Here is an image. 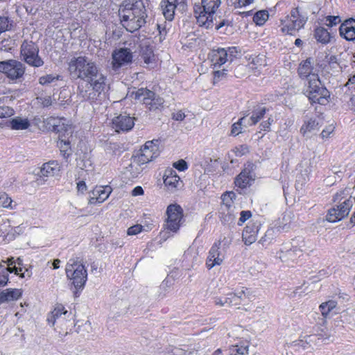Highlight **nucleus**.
<instances>
[{
	"instance_id": "f257e3e1",
	"label": "nucleus",
	"mask_w": 355,
	"mask_h": 355,
	"mask_svg": "<svg viewBox=\"0 0 355 355\" xmlns=\"http://www.w3.org/2000/svg\"><path fill=\"white\" fill-rule=\"evenodd\" d=\"M68 72L71 80L80 79L89 85V90L81 91L84 99L94 101L104 91L105 76L96 63L86 56L72 58L68 63Z\"/></svg>"
},
{
	"instance_id": "f03ea898",
	"label": "nucleus",
	"mask_w": 355,
	"mask_h": 355,
	"mask_svg": "<svg viewBox=\"0 0 355 355\" xmlns=\"http://www.w3.org/2000/svg\"><path fill=\"white\" fill-rule=\"evenodd\" d=\"M120 21L127 31L133 33L145 23V7L141 0H128L119 8Z\"/></svg>"
},
{
	"instance_id": "7ed1b4c3",
	"label": "nucleus",
	"mask_w": 355,
	"mask_h": 355,
	"mask_svg": "<svg viewBox=\"0 0 355 355\" xmlns=\"http://www.w3.org/2000/svg\"><path fill=\"white\" fill-rule=\"evenodd\" d=\"M44 123L49 130L58 134V146L63 157H68L69 153H67V151L71 148L70 138L73 133L69 121L64 118L51 116L44 119Z\"/></svg>"
},
{
	"instance_id": "20e7f679",
	"label": "nucleus",
	"mask_w": 355,
	"mask_h": 355,
	"mask_svg": "<svg viewBox=\"0 0 355 355\" xmlns=\"http://www.w3.org/2000/svg\"><path fill=\"white\" fill-rule=\"evenodd\" d=\"M220 3V0H201L200 4L196 3L193 12L198 23L209 28L213 24V15Z\"/></svg>"
},
{
	"instance_id": "39448f33",
	"label": "nucleus",
	"mask_w": 355,
	"mask_h": 355,
	"mask_svg": "<svg viewBox=\"0 0 355 355\" xmlns=\"http://www.w3.org/2000/svg\"><path fill=\"white\" fill-rule=\"evenodd\" d=\"M67 277L76 290L83 289L87 280L85 266L78 259H70L65 268Z\"/></svg>"
},
{
	"instance_id": "423d86ee",
	"label": "nucleus",
	"mask_w": 355,
	"mask_h": 355,
	"mask_svg": "<svg viewBox=\"0 0 355 355\" xmlns=\"http://www.w3.org/2000/svg\"><path fill=\"white\" fill-rule=\"evenodd\" d=\"M306 93L312 103L325 105L329 102L330 93L322 84L318 74H312L309 78Z\"/></svg>"
},
{
	"instance_id": "0eeeda50",
	"label": "nucleus",
	"mask_w": 355,
	"mask_h": 355,
	"mask_svg": "<svg viewBox=\"0 0 355 355\" xmlns=\"http://www.w3.org/2000/svg\"><path fill=\"white\" fill-rule=\"evenodd\" d=\"M307 18L300 13L298 8H293L289 15L281 19L282 33L295 35V33L304 28Z\"/></svg>"
},
{
	"instance_id": "6e6552de",
	"label": "nucleus",
	"mask_w": 355,
	"mask_h": 355,
	"mask_svg": "<svg viewBox=\"0 0 355 355\" xmlns=\"http://www.w3.org/2000/svg\"><path fill=\"white\" fill-rule=\"evenodd\" d=\"M39 46L33 41L24 40L20 47V55L22 60L33 67H40L44 62L39 55Z\"/></svg>"
},
{
	"instance_id": "1a4fd4ad",
	"label": "nucleus",
	"mask_w": 355,
	"mask_h": 355,
	"mask_svg": "<svg viewBox=\"0 0 355 355\" xmlns=\"http://www.w3.org/2000/svg\"><path fill=\"white\" fill-rule=\"evenodd\" d=\"M236 194L233 191L227 192L222 196V205L220 209V218L225 225L233 223L236 219L238 211L234 204L233 199Z\"/></svg>"
},
{
	"instance_id": "9d476101",
	"label": "nucleus",
	"mask_w": 355,
	"mask_h": 355,
	"mask_svg": "<svg viewBox=\"0 0 355 355\" xmlns=\"http://www.w3.org/2000/svg\"><path fill=\"white\" fill-rule=\"evenodd\" d=\"M167 218L165 220L164 227L167 230L177 232L183 223V209L178 204H171L166 208Z\"/></svg>"
},
{
	"instance_id": "9b49d317",
	"label": "nucleus",
	"mask_w": 355,
	"mask_h": 355,
	"mask_svg": "<svg viewBox=\"0 0 355 355\" xmlns=\"http://www.w3.org/2000/svg\"><path fill=\"white\" fill-rule=\"evenodd\" d=\"M135 98L142 101L150 110H155L163 107L164 98L146 88L138 89L135 92Z\"/></svg>"
},
{
	"instance_id": "f8f14e48",
	"label": "nucleus",
	"mask_w": 355,
	"mask_h": 355,
	"mask_svg": "<svg viewBox=\"0 0 355 355\" xmlns=\"http://www.w3.org/2000/svg\"><path fill=\"white\" fill-rule=\"evenodd\" d=\"M159 140L157 139L146 141L144 147L141 149L140 153L135 157V162L141 165L158 157L159 155Z\"/></svg>"
},
{
	"instance_id": "ddd939ff",
	"label": "nucleus",
	"mask_w": 355,
	"mask_h": 355,
	"mask_svg": "<svg viewBox=\"0 0 355 355\" xmlns=\"http://www.w3.org/2000/svg\"><path fill=\"white\" fill-rule=\"evenodd\" d=\"M0 72L10 80H17L23 76L25 72L24 64L16 60L0 62Z\"/></svg>"
},
{
	"instance_id": "4468645a",
	"label": "nucleus",
	"mask_w": 355,
	"mask_h": 355,
	"mask_svg": "<svg viewBox=\"0 0 355 355\" xmlns=\"http://www.w3.org/2000/svg\"><path fill=\"white\" fill-rule=\"evenodd\" d=\"M306 250V243L304 239L297 237L293 239L290 249H286L285 251L282 250L280 258L284 261H294L297 258H300L302 255L303 252Z\"/></svg>"
},
{
	"instance_id": "2eb2a0df",
	"label": "nucleus",
	"mask_w": 355,
	"mask_h": 355,
	"mask_svg": "<svg viewBox=\"0 0 355 355\" xmlns=\"http://www.w3.org/2000/svg\"><path fill=\"white\" fill-rule=\"evenodd\" d=\"M236 53H237V51L234 46L229 47L227 49L219 48L212 51L211 61L214 67H220L227 61L232 62L235 57Z\"/></svg>"
},
{
	"instance_id": "dca6fc26",
	"label": "nucleus",
	"mask_w": 355,
	"mask_h": 355,
	"mask_svg": "<svg viewBox=\"0 0 355 355\" xmlns=\"http://www.w3.org/2000/svg\"><path fill=\"white\" fill-rule=\"evenodd\" d=\"M223 243V246H227L230 241L226 239L225 237L221 241L220 239L215 242L211 248L209 256L207 257L206 265L209 269L212 268L216 265H220L224 259V254L221 250H220V246L221 243Z\"/></svg>"
},
{
	"instance_id": "f3484780",
	"label": "nucleus",
	"mask_w": 355,
	"mask_h": 355,
	"mask_svg": "<svg viewBox=\"0 0 355 355\" xmlns=\"http://www.w3.org/2000/svg\"><path fill=\"white\" fill-rule=\"evenodd\" d=\"M353 202L354 201L349 198L336 207L329 209L326 216L327 220L330 223H335L347 216L353 206Z\"/></svg>"
},
{
	"instance_id": "a211bd4d",
	"label": "nucleus",
	"mask_w": 355,
	"mask_h": 355,
	"mask_svg": "<svg viewBox=\"0 0 355 355\" xmlns=\"http://www.w3.org/2000/svg\"><path fill=\"white\" fill-rule=\"evenodd\" d=\"M132 60V53L127 48H121L114 51L112 53V67L117 69L123 65L131 63Z\"/></svg>"
},
{
	"instance_id": "6ab92c4d",
	"label": "nucleus",
	"mask_w": 355,
	"mask_h": 355,
	"mask_svg": "<svg viewBox=\"0 0 355 355\" xmlns=\"http://www.w3.org/2000/svg\"><path fill=\"white\" fill-rule=\"evenodd\" d=\"M164 184L167 190L171 193L178 191L182 186V182L173 168H168L164 175Z\"/></svg>"
},
{
	"instance_id": "aec40b11",
	"label": "nucleus",
	"mask_w": 355,
	"mask_h": 355,
	"mask_svg": "<svg viewBox=\"0 0 355 355\" xmlns=\"http://www.w3.org/2000/svg\"><path fill=\"white\" fill-rule=\"evenodd\" d=\"M112 125L118 132L120 131L128 132L133 128L135 118L125 113L121 114L112 119Z\"/></svg>"
},
{
	"instance_id": "412c9836",
	"label": "nucleus",
	"mask_w": 355,
	"mask_h": 355,
	"mask_svg": "<svg viewBox=\"0 0 355 355\" xmlns=\"http://www.w3.org/2000/svg\"><path fill=\"white\" fill-rule=\"evenodd\" d=\"M260 226L261 223L259 221H256L250 225H248L244 228L242 233V239L245 245H249L256 241Z\"/></svg>"
},
{
	"instance_id": "4be33fe9",
	"label": "nucleus",
	"mask_w": 355,
	"mask_h": 355,
	"mask_svg": "<svg viewBox=\"0 0 355 355\" xmlns=\"http://www.w3.org/2000/svg\"><path fill=\"white\" fill-rule=\"evenodd\" d=\"M340 35L347 41L355 40V19L349 18L345 20L339 27Z\"/></svg>"
},
{
	"instance_id": "5701e85b",
	"label": "nucleus",
	"mask_w": 355,
	"mask_h": 355,
	"mask_svg": "<svg viewBox=\"0 0 355 355\" xmlns=\"http://www.w3.org/2000/svg\"><path fill=\"white\" fill-rule=\"evenodd\" d=\"M252 165L249 164L245 167L235 178L234 184L236 187L240 189H245L250 185V182L253 180L251 175Z\"/></svg>"
},
{
	"instance_id": "b1692460",
	"label": "nucleus",
	"mask_w": 355,
	"mask_h": 355,
	"mask_svg": "<svg viewBox=\"0 0 355 355\" xmlns=\"http://www.w3.org/2000/svg\"><path fill=\"white\" fill-rule=\"evenodd\" d=\"M293 214L287 212L282 214V217L275 221L274 228L279 232H288L291 229Z\"/></svg>"
},
{
	"instance_id": "393cba45",
	"label": "nucleus",
	"mask_w": 355,
	"mask_h": 355,
	"mask_svg": "<svg viewBox=\"0 0 355 355\" xmlns=\"http://www.w3.org/2000/svg\"><path fill=\"white\" fill-rule=\"evenodd\" d=\"M60 170V166L57 161H50L43 164L40 168L41 176L52 177L57 175Z\"/></svg>"
},
{
	"instance_id": "a878e982",
	"label": "nucleus",
	"mask_w": 355,
	"mask_h": 355,
	"mask_svg": "<svg viewBox=\"0 0 355 355\" xmlns=\"http://www.w3.org/2000/svg\"><path fill=\"white\" fill-rule=\"evenodd\" d=\"M22 295L21 289L7 288L0 291V300L3 302H10L17 300Z\"/></svg>"
},
{
	"instance_id": "bb28decb",
	"label": "nucleus",
	"mask_w": 355,
	"mask_h": 355,
	"mask_svg": "<svg viewBox=\"0 0 355 355\" xmlns=\"http://www.w3.org/2000/svg\"><path fill=\"white\" fill-rule=\"evenodd\" d=\"M268 109L261 105H257L254 107L251 116L248 119V125H254L257 124L261 119L263 118Z\"/></svg>"
},
{
	"instance_id": "cd10ccee",
	"label": "nucleus",
	"mask_w": 355,
	"mask_h": 355,
	"mask_svg": "<svg viewBox=\"0 0 355 355\" xmlns=\"http://www.w3.org/2000/svg\"><path fill=\"white\" fill-rule=\"evenodd\" d=\"M140 57L146 64H150L155 62V57L152 46L146 44L140 46Z\"/></svg>"
},
{
	"instance_id": "c85d7f7f",
	"label": "nucleus",
	"mask_w": 355,
	"mask_h": 355,
	"mask_svg": "<svg viewBox=\"0 0 355 355\" xmlns=\"http://www.w3.org/2000/svg\"><path fill=\"white\" fill-rule=\"evenodd\" d=\"M313 66L311 58H307L306 60L302 62L298 67V74L300 78H309L313 74L312 73Z\"/></svg>"
},
{
	"instance_id": "c756f323",
	"label": "nucleus",
	"mask_w": 355,
	"mask_h": 355,
	"mask_svg": "<svg viewBox=\"0 0 355 355\" xmlns=\"http://www.w3.org/2000/svg\"><path fill=\"white\" fill-rule=\"evenodd\" d=\"M318 122L315 119L304 121L300 128V132L304 137H309V134L318 130Z\"/></svg>"
},
{
	"instance_id": "7c9ffc66",
	"label": "nucleus",
	"mask_w": 355,
	"mask_h": 355,
	"mask_svg": "<svg viewBox=\"0 0 355 355\" xmlns=\"http://www.w3.org/2000/svg\"><path fill=\"white\" fill-rule=\"evenodd\" d=\"M235 292L243 304H245L247 302L253 301L255 299V295L248 288L241 287L236 289Z\"/></svg>"
},
{
	"instance_id": "2f4dec72",
	"label": "nucleus",
	"mask_w": 355,
	"mask_h": 355,
	"mask_svg": "<svg viewBox=\"0 0 355 355\" xmlns=\"http://www.w3.org/2000/svg\"><path fill=\"white\" fill-rule=\"evenodd\" d=\"M314 37L323 44H328L331 41V34L324 27H318L314 31Z\"/></svg>"
},
{
	"instance_id": "473e14b6",
	"label": "nucleus",
	"mask_w": 355,
	"mask_h": 355,
	"mask_svg": "<svg viewBox=\"0 0 355 355\" xmlns=\"http://www.w3.org/2000/svg\"><path fill=\"white\" fill-rule=\"evenodd\" d=\"M178 6L171 3H166V1H162L161 8L162 13L166 20L172 21L174 18L175 10Z\"/></svg>"
},
{
	"instance_id": "72a5a7b5",
	"label": "nucleus",
	"mask_w": 355,
	"mask_h": 355,
	"mask_svg": "<svg viewBox=\"0 0 355 355\" xmlns=\"http://www.w3.org/2000/svg\"><path fill=\"white\" fill-rule=\"evenodd\" d=\"M9 126L12 130H26L30 126V122L27 119L15 117L9 121Z\"/></svg>"
},
{
	"instance_id": "f704fd0d",
	"label": "nucleus",
	"mask_w": 355,
	"mask_h": 355,
	"mask_svg": "<svg viewBox=\"0 0 355 355\" xmlns=\"http://www.w3.org/2000/svg\"><path fill=\"white\" fill-rule=\"evenodd\" d=\"M336 305L337 302L331 300L322 303L319 306L322 315L327 318L330 312L336 307Z\"/></svg>"
},
{
	"instance_id": "c9c22d12",
	"label": "nucleus",
	"mask_w": 355,
	"mask_h": 355,
	"mask_svg": "<svg viewBox=\"0 0 355 355\" xmlns=\"http://www.w3.org/2000/svg\"><path fill=\"white\" fill-rule=\"evenodd\" d=\"M246 116H244L239 119V120L234 123L232 125L231 135L234 136H236L242 132L243 126L246 127L248 125V122L246 121Z\"/></svg>"
},
{
	"instance_id": "e433bc0d",
	"label": "nucleus",
	"mask_w": 355,
	"mask_h": 355,
	"mask_svg": "<svg viewBox=\"0 0 355 355\" xmlns=\"http://www.w3.org/2000/svg\"><path fill=\"white\" fill-rule=\"evenodd\" d=\"M268 11L264 10H259L254 14L253 21L257 25L262 26L268 20Z\"/></svg>"
},
{
	"instance_id": "4c0bfd02",
	"label": "nucleus",
	"mask_w": 355,
	"mask_h": 355,
	"mask_svg": "<svg viewBox=\"0 0 355 355\" xmlns=\"http://www.w3.org/2000/svg\"><path fill=\"white\" fill-rule=\"evenodd\" d=\"M225 302L229 306H238L243 303L239 300L236 292L230 293L225 297Z\"/></svg>"
},
{
	"instance_id": "58836bf2",
	"label": "nucleus",
	"mask_w": 355,
	"mask_h": 355,
	"mask_svg": "<svg viewBox=\"0 0 355 355\" xmlns=\"http://www.w3.org/2000/svg\"><path fill=\"white\" fill-rule=\"evenodd\" d=\"M341 23V18L339 16L329 15L324 18V24L328 27H333Z\"/></svg>"
},
{
	"instance_id": "ea45409f",
	"label": "nucleus",
	"mask_w": 355,
	"mask_h": 355,
	"mask_svg": "<svg viewBox=\"0 0 355 355\" xmlns=\"http://www.w3.org/2000/svg\"><path fill=\"white\" fill-rule=\"evenodd\" d=\"M99 192H100V198H97L98 200V204L103 202L106 199L108 198L110 194L112 192V189L110 187H99Z\"/></svg>"
},
{
	"instance_id": "a19ab883",
	"label": "nucleus",
	"mask_w": 355,
	"mask_h": 355,
	"mask_svg": "<svg viewBox=\"0 0 355 355\" xmlns=\"http://www.w3.org/2000/svg\"><path fill=\"white\" fill-rule=\"evenodd\" d=\"M60 78V76H54L53 74H48L44 76H41L39 78L40 84L42 85H49L53 83L55 80H58Z\"/></svg>"
},
{
	"instance_id": "79ce46f5",
	"label": "nucleus",
	"mask_w": 355,
	"mask_h": 355,
	"mask_svg": "<svg viewBox=\"0 0 355 355\" xmlns=\"http://www.w3.org/2000/svg\"><path fill=\"white\" fill-rule=\"evenodd\" d=\"M8 282V270L0 264V287H4Z\"/></svg>"
},
{
	"instance_id": "37998d69",
	"label": "nucleus",
	"mask_w": 355,
	"mask_h": 355,
	"mask_svg": "<svg viewBox=\"0 0 355 355\" xmlns=\"http://www.w3.org/2000/svg\"><path fill=\"white\" fill-rule=\"evenodd\" d=\"M12 26L9 18L8 17L0 16V34L6 31H8Z\"/></svg>"
},
{
	"instance_id": "c03bdc74",
	"label": "nucleus",
	"mask_w": 355,
	"mask_h": 355,
	"mask_svg": "<svg viewBox=\"0 0 355 355\" xmlns=\"http://www.w3.org/2000/svg\"><path fill=\"white\" fill-rule=\"evenodd\" d=\"M100 192H99V187H96L89 195V204L90 205H98V200L97 198H100Z\"/></svg>"
},
{
	"instance_id": "a18cd8bd",
	"label": "nucleus",
	"mask_w": 355,
	"mask_h": 355,
	"mask_svg": "<svg viewBox=\"0 0 355 355\" xmlns=\"http://www.w3.org/2000/svg\"><path fill=\"white\" fill-rule=\"evenodd\" d=\"M248 352V347L234 345L230 349V355H244Z\"/></svg>"
},
{
	"instance_id": "49530a36",
	"label": "nucleus",
	"mask_w": 355,
	"mask_h": 355,
	"mask_svg": "<svg viewBox=\"0 0 355 355\" xmlns=\"http://www.w3.org/2000/svg\"><path fill=\"white\" fill-rule=\"evenodd\" d=\"M37 100L43 107H48L53 104V100L49 96H39Z\"/></svg>"
},
{
	"instance_id": "de8ad7c7",
	"label": "nucleus",
	"mask_w": 355,
	"mask_h": 355,
	"mask_svg": "<svg viewBox=\"0 0 355 355\" xmlns=\"http://www.w3.org/2000/svg\"><path fill=\"white\" fill-rule=\"evenodd\" d=\"M14 112L13 109L8 106H0V118L10 117Z\"/></svg>"
},
{
	"instance_id": "09e8293b",
	"label": "nucleus",
	"mask_w": 355,
	"mask_h": 355,
	"mask_svg": "<svg viewBox=\"0 0 355 355\" xmlns=\"http://www.w3.org/2000/svg\"><path fill=\"white\" fill-rule=\"evenodd\" d=\"M51 313L58 320L62 318V315H65L67 313V311L64 310V307L60 305L55 307Z\"/></svg>"
},
{
	"instance_id": "8fccbe9b",
	"label": "nucleus",
	"mask_w": 355,
	"mask_h": 355,
	"mask_svg": "<svg viewBox=\"0 0 355 355\" xmlns=\"http://www.w3.org/2000/svg\"><path fill=\"white\" fill-rule=\"evenodd\" d=\"M272 236L273 230H268L266 232L265 235L261 238V239L259 240V243H261L263 245L270 243L272 239Z\"/></svg>"
},
{
	"instance_id": "3c124183",
	"label": "nucleus",
	"mask_w": 355,
	"mask_h": 355,
	"mask_svg": "<svg viewBox=\"0 0 355 355\" xmlns=\"http://www.w3.org/2000/svg\"><path fill=\"white\" fill-rule=\"evenodd\" d=\"M12 199L9 198L6 193H3L0 196V203L3 207L12 208Z\"/></svg>"
},
{
	"instance_id": "603ef678",
	"label": "nucleus",
	"mask_w": 355,
	"mask_h": 355,
	"mask_svg": "<svg viewBox=\"0 0 355 355\" xmlns=\"http://www.w3.org/2000/svg\"><path fill=\"white\" fill-rule=\"evenodd\" d=\"M236 156L241 157L249 152V148L247 145H241L236 147L234 150Z\"/></svg>"
},
{
	"instance_id": "864d4df0",
	"label": "nucleus",
	"mask_w": 355,
	"mask_h": 355,
	"mask_svg": "<svg viewBox=\"0 0 355 355\" xmlns=\"http://www.w3.org/2000/svg\"><path fill=\"white\" fill-rule=\"evenodd\" d=\"M173 166L179 171H184L188 168V164L184 159H180L173 164Z\"/></svg>"
},
{
	"instance_id": "5fc2aeb1",
	"label": "nucleus",
	"mask_w": 355,
	"mask_h": 355,
	"mask_svg": "<svg viewBox=\"0 0 355 355\" xmlns=\"http://www.w3.org/2000/svg\"><path fill=\"white\" fill-rule=\"evenodd\" d=\"M240 218L238 221L239 225H242L248 219H249L252 216V213L250 211H242L240 213Z\"/></svg>"
},
{
	"instance_id": "6e6d98bb",
	"label": "nucleus",
	"mask_w": 355,
	"mask_h": 355,
	"mask_svg": "<svg viewBox=\"0 0 355 355\" xmlns=\"http://www.w3.org/2000/svg\"><path fill=\"white\" fill-rule=\"evenodd\" d=\"M215 21H216V23H214L213 21V24L209 28H211L214 25H215V28L216 30H220V28H222L224 26H230L231 24V22L228 19H220L219 21H217L216 19H215Z\"/></svg>"
},
{
	"instance_id": "4d7b16f0",
	"label": "nucleus",
	"mask_w": 355,
	"mask_h": 355,
	"mask_svg": "<svg viewBox=\"0 0 355 355\" xmlns=\"http://www.w3.org/2000/svg\"><path fill=\"white\" fill-rule=\"evenodd\" d=\"M143 230V226L141 225H135L133 226L130 227L128 229L127 234L128 235H136L140 233Z\"/></svg>"
},
{
	"instance_id": "13d9d810",
	"label": "nucleus",
	"mask_w": 355,
	"mask_h": 355,
	"mask_svg": "<svg viewBox=\"0 0 355 355\" xmlns=\"http://www.w3.org/2000/svg\"><path fill=\"white\" fill-rule=\"evenodd\" d=\"M254 0H236L234 4L236 8H242L251 4Z\"/></svg>"
},
{
	"instance_id": "bf43d9fd",
	"label": "nucleus",
	"mask_w": 355,
	"mask_h": 355,
	"mask_svg": "<svg viewBox=\"0 0 355 355\" xmlns=\"http://www.w3.org/2000/svg\"><path fill=\"white\" fill-rule=\"evenodd\" d=\"M226 71H227V70H225V69H223L221 71L218 70V71H214V83L216 81H219V80H220V78L221 77L225 76L227 74Z\"/></svg>"
},
{
	"instance_id": "052dcab7",
	"label": "nucleus",
	"mask_w": 355,
	"mask_h": 355,
	"mask_svg": "<svg viewBox=\"0 0 355 355\" xmlns=\"http://www.w3.org/2000/svg\"><path fill=\"white\" fill-rule=\"evenodd\" d=\"M334 130V127L332 125H329L326 129H324L322 132H321V136L322 138H327L328 137L331 132H333Z\"/></svg>"
},
{
	"instance_id": "680f3d73",
	"label": "nucleus",
	"mask_w": 355,
	"mask_h": 355,
	"mask_svg": "<svg viewBox=\"0 0 355 355\" xmlns=\"http://www.w3.org/2000/svg\"><path fill=\"white\" fill-rule=\"evenodd\" d=\"M259 129L261 131L269 132L270 130V122L262 121L259 125Z\"/></svg>"
},
{
	"instance_id": "e2e57ef3",
	"label": "nucleus",
	"mask_w": 355,
	"mask_h": 355,
	"mask_svg": "<svg viewBox=\"0 0 355 355\" xmlns=\"http://www.w3.org/2000/svg\"><path fill=\"white\" fill-rule=\"evenodd\" d=\"M77 190L81 193H83L87 190V186L84 181L81 180L77 183Z\"/></svg>"
},
{
	"instance_id": "0e129e2a",
	"label": "nucleus",
	"mask_w": 355,
	"mask_h": 355,
	"mask_svg": "<svg viewBox=\"0 0 355 355\" xmlns=\"http://www.w3.org/2000/svg\"><path fill=\"white\" fill-rule=\"evenodd\" d=\"M185 118V114L182 111H178L173 114V119L175 121H181Z\"/></svg>"
},
{
	"instance_id": "69168bd1",
	"label": "nucleus",
	"mask_w": 355,
	"mask_h": 355,
	"mask_svg": "<svg viewBox=\"0 0 355 355\" xmlns=\"http://www.w3.org/2000/svg\"><path fill=\"white\" fill-rule=\"evenodd\" d=\"M6 270H8V274L9 275V272L12 273L14 272L15 275H19V272L22 270L21 268H17L15 265L14 266H8V268H5Z\"/></svg>"
},
{
	"instance_id": "338daca9",
	"label": "nucleus",
	"mask_w": 355,
	"mask_h": 355,
	"mask_svg": "<svg viewBox=\"0 0 355 355\" xmlns=\"http://www.w3.org/2000/svg\"><path fill=\"white\" fill-rule=\"evenodd\" d=\"M328 62L331 67L335 68L336 66L338 65V58L336 55H331L328 59Z\"/></svg>"
},
{
	"instance_id": "774afa93",
	"label": "nucleus",
	"mask_w": 355,
	"mask_h": 355,
	"mask_svg": "<svg viewBox=\"0 0 355 355\" xmlns=\"http://www.w3.org/2000/svg\"><path fill=\"white\" fill-rule=\"evenodd\" d=\"M143 193H144V190H143L142 187H139V186L135 187L132 191V195L133 196L142 195Z\"/></svg>"
}]
</instances>
